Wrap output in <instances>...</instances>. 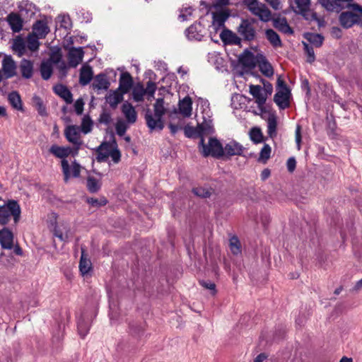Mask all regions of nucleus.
I'll return each mask as SVG.
<instances>
[{"instance_id":"39448f33","label":"nucleus","mask_w":362,"mask_h":362,"mask_svg":"<svg viewBox=\"0 0 362 362\" xmlns=\"http://www.w3.org/2000/svg\"><path fill=\"white\" fill-rule=\"evenodd\" d=\"M49 152L55 157L62 159L61 164L64 175V180L65 182H68L71 177L70 166L69 162L65 158L71 153V148L59 146L54 144L50 147Z\"/></svg>"},{"instance_id":"c9c22d12","label":"nucleus","mask_w":362,"mask_h":362,"mask_svg":"<svg viewBox=\"0 0 362 362\" xmlns=\"http://www.w3.org/2000/svg\"><path fill=\"white\" fill-rule=\"evenodd\" d=\"M303 37L316 47H320L324 41L323 35L318 33H305L303 34Z\"/></svg>"},{"instance_id":"473e14b6","label":"nucleus","mask_w":362,"mask_h":362,"mask_svg":"<svg viewBox=\"0 0 362 362\" xmlns=\"http://www.w3.org/2000/svg\"><path fill=\"white\" fill-rule=\"evenodd\" d=\"M201 27V23L195 22L187 28L185 30L186 35L189 40H201L203 37L201 31L198 30V28Z\"/></svg>"},{"instance_id":"72a5a7b5","label":"nucleus","mask_w":362,"mask_h":362,"mask_svg":"<svg viewBox=\"0 0 362 362\" xmlns=\"http://www.w3.org/2000/svg\"><path fill=\"white\" fill-rule=\"evenodd\" d=\"M265 36L274 47H281L283 46L279 35L274 30L271 28L267 29L265 30Z\"/></svg>"},{"instance_id":"69168bd1","label":"nucleus","mask_w":362,"mask_h":362,"mask_svg":"<svg viewBox=\"0 0 362 362\" xmlns=\"http://www.w3.org/2000/svg\"><path fill=\"white\" fill-rule=\"evenodd\" d=\"M156 90V85L154 82L148 81L146 84V88L145 89L146 94L150 97H153L154 93Z\"/></svg>"},{"instance_id":"a18cd8bd","label":"nucleus","mask_w":362,"mask_h":362,"mask_svg":"<svg viewBox=\"0 0 362 362\" xmlns=\"http://www.w3.org/2000/svg\"><path fill=\"white\" fill-rule=\"evenodd\" d=\"M92 269V264L90 261L83 257V253L82 252L80 262H79V269L81 272L82 275H85L88 274V272Z\"/></svg>"},{"instance_id":"603ef678","label":"nucleus","mask_w":362,"mask_h":362,"mask_svg":"<svg viewBox=\"0 0 362 362\" xmlns=\"http://www.w3.org/2000/svg\"><path fill=\"white\" fill-rule=\"evenodd\" d=\"M184 133L186 137L187 138H199L200 134L198 129V125L196 127H191L189 125H186L184 127Z\"/></svg>"},{"instance_id":"4d7b16f0","label":"nucleus","mask_w":362,"mask_h":362,"mask_svg":"<svg viewBox=\"0 0 362 362\" xmlns=\"http://www.w3.org/2000/svg\"><path fill=\"white\" fill-rule=\"evenodd\" d=\"M86 202L94 207H100L103 206L107 204V200L105 197H101L100 199H96L93 197L88 198Z\"/></svg>"},{"instance_id":"4be33fe9","label":"nucleus","mask_w":362,"mask_h":362,"mask_svg":"<svg viewBox=\"0 0 362 362\" xmlns=\"http://www.w3.org/2000/svg\"><path fill=\"white\" fill-rule=\"evenodd\" d=\"M273 25L280 32L287 34H293V30L288 25L285 17H278L273 19Z\"/></svg>"},{"instance_id":"37998d69","label":"nucleus","mask_w":362,"mask_h":362,"mask_svg":"<svg viewBox=\"0 0 362 362\" xmlns=\"http://www.w3.org/2000/svg\"><path fill=\"white\" fill-rule=\"evenodd\" d=\"M32 102H33V106L37 110L40 115H41V116H47V115L46 107H45V106L43 103V101L40 97H39L37 95H34L32 98Z\"/></svg>"},{"instance_id":"7ed1b4c3","label":"nucleus","mask_w":362,"mask_h":362,"mask_svg":"<svg viewBox=\"0 0 362 362\" xmlns=\"http://www.w3.org/2000/svg\"><path fill=\"white\" fill-rule=\"evenodd\" d=\"M199 149L204 157L209 156L219 158L224 156V150L221 143L214 137H210L208 144L204 142V138H202L199 143Z\"/></svg>"},{"instance_id":"bb28decb","label":"nucleus","mask_w":362,"mask_h":362,"mask_svg":"<svg viewBox=\"0 0 362 362\" xmlns=\"http://www.w3.org/2000/svg\"><path fill=\"white\" fill-rule=\"evenodd\" d=\"M122 112L129 123H134L137 119L136 112L133 105L127 101H125L122 105Z\"/></svg>"},{"instance_id":"aec40b11","label":"nucleus","mask_w":362,"mask_h":362,"mask_svg":"<svg viewBox=\"0 0 362 362\" xmlns=\"http://www.w3.org/2000/svg\"><path fill=\"white\" fill-rule=\"evenodd\" d=\"M220 38L226 45H240L241 39L228 29H223L220 34Z\"/></svg>"},{"instance_id":"423d86ee","label":"nucleus","mask_w":362,"mask_h":362,"mask_svg":"<svg viewBox=\"0 0 362 362\" xmlns=\"http://www.w3.org/2000/svg\"><path fill=\"white\" fill-rule=\"evenodd\" d=\"M319 2L327 11L339 13L344 8H350L353 0H319Z\"/></svg>"},{"instance_id":"3c124183","label":"nucleus","mask_w":362,"mask_h":362,"mask_svg":"<svg viewBox=\"0 0 362 362\" xmlns=\"http://www.w3.org/2000/svg\"><path fill=\"white\" fill-rule=\"evenodd\" d=\"M250 137L255 144H259L263 141V135L261 129L257 127H253L251 129L250 131Z\"/></svg>"},{"instance_id":"052dcab7","label":"nucleus","mask_w":362,"mask_h":362,"mask_svg":"<svg viewBox=\"0 0 362 362\" xmlns=\"http://www.w3.org/2000/svg\"><path fill=\"white\" fill-rule=\"evenodd\" d=\"M297 8L300 13L307 11L310 6V0H295Z\"/></svg>"},{"instance_id":"9b49d317","label":"nucleus","mask_w":362,"mask_h":362,"mask_svg":"<svg viewBox=\"0 0 362 362\" xmlns=\"http://www.w3.org/2000/svg\"><path fill=\"white\" fill-rule=\"evenodd\" d=\"M223 150V156L230 158L233 156H242L245 148L240 143L232 140L226 144Z\"/></svg>"},{"instance_id":"774afa93","label":"nucleus","mask_w":362,"mask_h":362,"mask_svg":"<svg viewBox=\"0 0 362 362\" xmlns=\"http://www.w3.org/2000/svg\"><path fill=\"white\" fill-rule=\"evenodd\" d=\"M95 151L97 152V155H100V153H104L105 152H110L112 148L110 147L109 143H107V141H103L99 146L97 147Z\"/></svg>"},{"instance_id":"f704fd0d","label":"nucleus","mask_w":362,"mask_h":362,"mask_svg":"<svg viewBox=\"0 0 362 362\" xmlns=\"http://www.w3.org/2000/svg\"><path fill=\"white\" fill-rule=\"evenodd\" d=\"M198 129L200 134V140L205 135L212 134L214 132V128L211 120L204 119L201 124H198Z\"/></svg>"},{"instance_id":"7c9ffc66","label":"nucleus","mask_w":362,"mask_h":362,"mask_svg":"<svg viewBox=\"0 0 362 362\" xmlns=\"http://www.w3.org/2000/svg\"><path fill=\"white\" fill-rule=\"evenodd\" d=\"M250 93L255 98V102L257 105L265 104L267 100V95L262 91V88L259 85H250Z\"/></svg>"},{"instance_id":"a878e982","label":"nucleus","mask_w":362,"mask_h":362,"mask_svg":"<svg viewBox=\"0 0 362 362\" xmlns=\"http://www.w3.org/2000/svg\"><path fill=\"white\" fill-rule=\"evenodd\" d=\"M7 21L14 33L20 32L23 28L21 16L16 13H11L7 16Z\"/></svg>"},{"instance_id":"2f4dec72","label":"nucleus","mask_w":362,"mask_h":362,"mask_svg":"<svg viewBox=\"0 0 362 362\" xmlns=\"http://www.w3.org/2000/svg\"><path fill=\"white\" fill-rule=\"evenodd\" d=\"M109 156L112 158V160L115 163H118L121 160L120 151L118 148H113L110 152H105L104 153H100V155H97L96 160L99 163L105 162Z\"/></svg>"},{"instance_id":"393cba45","label":"nucleus","mask_w":362,"mask_h":362,"mask_svg":"<svg viewBox=\"0 0 362 362\" xmlns=\"http://www.w3.org/2000/svg\"><path fill=\"white\" fill-rule=\"evenodd\" d=\"M110 86V83L107 79V75L105 74H99L94 78L92 86L93 89L97 90H107Z\"/></svg>"},{"instance_id":"a211bd4d","label":"nucleus","mask_w":362,"mask_h":362,"mask_svg":"<svg viewBox=\"0 0 362 362\" xmlns=\"http://www.w3.org/2000/svg\"><path fill=\"white\" fill-rule=\"evenodd\" d=\"M267 123V134L273 139L277 135V116L276 112H269V116L265 119Z\"/></svg>"},{"instance_id":"6e6552de","label":"nucleus","mask_w":362,"mask_h":362,"mask_svg":"<svg viewBox=\"0 0 362 362\" xmlns=\"http://www.w3.org/2000/svg\"><path fill=\"white\" fill-rule=\"evenodd\" d=\"M178 110L174 109L173 112L170 114V117L173 118V114L180 113L185 117H189L192 115V100L189 96L185 97L182 100L179 101Z\"/></svg>"},{"instance_id":"f257e3e1","label":"nucleus","mask_w":362,"mask_h":362,"mask_svg":"<svg viewBox=\"0 0 362 362\" xmlns=\"http://www.w3.org/2000/svg\"><path fill=\"white\" fill-rule=\"evenodd\" d=\"M154 116L150 109H147L145 113V120L147 127L151 131L156 129L162 130L164 128V124L162 119L165 114L166 110L164 107V99L157 98L153 105Z\"/></svg>"},{"instance_id":"2eb2a0df","label":"nucleus","mask_w":362,"mask_h":362,"mask_svg":"<svg viewBox=\"0 0 362 362\" xmlns=\"http://www.w3.org/2000/svg\"><path fill=\"white\" fill-rule=\"evenodd\" d=\"M257 63L258 64L259 71L265 76L272 77L274 75V69L265 56L258 54L257 56Z\"/></svg>"},{"instance_id":"13d9d810","label":"nucleus","mask_w":362,"mask_h":362,"mask_svg":"<svg viewBox=\"0 0 362 362\" xmlns=\"http://www.w3.org/2000/svg\"><path fill=\"white\" fill-rule=\"evenodd\" d=\"M115 129L117 134L119 136H122L125 134L126 131L127 129V125L125 124L124 121L119 120L115 125Z\"/></svg>"},{"instance_id":"ddd939ff","label":"nucleus","mask_w":362,"mask_h":362,"mask_svg":"<svg viewBox=\"0 0 362 362\" xmlns=\"http://www.w3.org/2000/svg\"><path fill=\"white\" fill-rule=\"evenodd\" d=\"M0 245L3 249L11 250L13 247V234L8 228L0 230Z\"/></svg>"},{"instance_id":"f3484780","label":"nucleus","mask_w":362,"mask_h":362,"mask_svg":"<svg viewBox=\"0 0 362 362\" xmlns=\"http://www.w3.org/2000/svg\"><path fill=\"white\" fill-rule=\"evenodd\" d=\"M238 61L243 67L250 69H254L257 64L254 54L248 49H245L240 55Z\"/></svg>"},{"instance_id":"412c9836","label":"nucleus","mask_w":362,"mask_h":362,"mask_svg":"<svg viewBox=\"0 0 362 362\" xmlns=\"http://www.w3.org/2000/svg\"><path fill=\"white\" fill-rule=\"evenodd\" d=\"M49 28L47 22L43 20L37 21L33 25V34L38 36L40 39H43L49 33Z\"/></svg>"},{"instance_id":"de8ad7c7","label":"nucleus","mask_w":362,"mask_h":362,"mask_svg":"<svg viewBox=\"0 0 362 362\" xmlns=\"http://www.w3.org/2000/svg\"><path fill=\"white\" fill-rule=\"evenodd\" d=\"M93 125V120L88 115H84L81 122V131L86 134L91 132Z\"/></svg>"},{"instance_id":"49530a36","label":"nucleus","mask_w":362,"mask_h":362,"mask_svg":"<svg viewBox=\"0 0 362 362\" xmlns=\"http://www.w3.org/2000/svg\"><path fill=\"white\" fill-rule=\"evenodd\" d=\"M145 94V89L141 84H138L136 86H135L132 91V97L136 102L143 101Z\"/></svg>"},{"instance_id":"1a4fd4ad","label":"nucleus","mask_w":362,"mask_h":362,"mask_svg":"<svg viewBox=\"0 0 362 362\" xmlns=\"http://www.w3.org/2000/svg\"><path fill=\"white\" fill-rule=\"evenodd\" d=\"M16 65L11 56H6L2 61L3 76L5 79L11 78L16 75Z\"/></svg>"},{"instance_id":"ea45409f","label":"nucleus","mask_w":362,"mask_h":362,"mask_svg":"<svg viewBox=\"0 0 362 362\" xmlns=\"http://www.w3.org/2000/svg\"><path fill=\"white\" fill-rule=\"evenodd\" d=\"M20 16L30 18L35 15V6L33 4L25 3L19 6Z\"/></svg>"},{"instance_id":"680f3d73","label":"nucleus","mask_w":362,"mask_h":362,"mask_svg":"<svg viewBox=\"0 0 362 362\" xmlns=\"http://www.w3.org/2000/svg\"><path fill=\"white\" fill-rule=\"evenodd\" d=\"M69 230L64 233L57 226L54 228V235L57 237L61 241L66 242L69 238Z\"/></svg>"},{"instance_id":"dca6fc26","label":"nucleus","mask_w":362,"mask_h":362,"mask_svg":"<svg viewBox=\"0 0 362 362\" xmlns=\"http://www.w3.org/2000/svg\"><path fill=\"white\" fill-rule=\"evenodd\" d=\"M84 52L82 47H72L68 54L69 64L71 67H76L83 60Z\"/></svg>"},{"instance_id":"20e7f679","label":"nucleus","mask_w":362,"mask_h":362,"mask_svg":"<svg viewBox=\"0 0 362 362\" xmlns=\"http://www.w3.org/2000/svg\"><path fill=\"white\" fill-rule=\"evenodd\" d=\"M21 207L15 200H8L6 204L0 206V225L5 226L11 216L13 217L15 223L18 222L21 216Z\"/></svg>"},{"instance_id":"79ce46f5","label":"nucleus","mask_w":362,"mask_h":362,"mask_svg":"<svg viewBox=\"0 0 362 362\" xmlns=\"http://www.w3.org/2000/svg\"><path fill=\"white\" fill-rule=\"evenodd\" d=\"M86 187L90 193H96L101 188V183L95 177L88 176L86 180Z\"/></svg>"},{"instance_id":"f03ea898","label":"nucleus","mask_w":362,"mask_h":362,"mask_svg":"<svg viewBox=\"0 0 362 362\" xmlns=\"http://www.w3.org/2000/svg\"><path fill=\"white\" fill-rule=\"evenodd\" d=\"M353 11L341 12L339 16L340 25L348 29L354 25H362V6L350 2V8Z\"/></svg>"},{"instance_id":"c756f323","label":"nucleus","mask_w":362,"mask_h":362,"mask_svg":"<svg viewBox=\"0 0 362 362\" xmlns=\"http://www.w3.org/2000/svg\"><path fill=\"white\" fill-rule=\"evenodd\" d=\"M123 93L119 90H115L111 91L107 95H106L105 99L107 103H109L110 106L112 109H115L119 103H120L123 99Z\"/></svg>"},{"instance_id":"c03bdc74","label":"nucleus","mask_w":362,"mask_h":362,"mask_svg":"<svg viewBox=\"0 0 362 362\" xmlns=\"http://www.w3.org/2000/svg\"><path fill=\"white\" fill-rule=\"evenodd\" d=\"M38 39L40 38L33 33L28 35L27 38V47L30 51L35 52L39 49L40 42Z\"/></svg>"},{"instance_id":"5701e85b","label":"nucleus","mask_w":362,"mask_h":362,"mask_svg":"<svg viewBox=\"0 0 362 362\" xmlns=\"http://www.w3.org/2000/svg\"><path fill=\"white\" fill-rule=\"evenodd\" d=\"M66 139L74 145H77V149L80 148L82 141L79 139L77 128L74 125L69 126L65 130Z\"/></svg>"},{"instance_id":"58836bf2","label":"nucleus","mask_w":362,"mask_h":362,"mask_svg":"<svg viewBox=\"0 0 362 362\" xmlns=\"http://www.w3.org/2000/svg\"><path fill=\"white\" fill-rule=\"evenodd\" d=\"M192 192L194 195L201 198H209L215 193V190L209 187H196L192 189Z\"/></svg>"},{"instance_id":"09e8293b","label":"nucleus","mask_w":362,"mask_h":362,"mask_svg":"<svg viewBox=\"0 0 362 362\" xmlns=\"http://www.w3.org/2000/svg\"><path fill=\"white\" fill-rule=\"evenodd\" d=\"M78 333L81 338H84L89 331V325L83 319H79L77 322Z\"/></svg>"},{"instance_id":"e2e57ef3","label":"nucleus","mask_w":362,"mask_h":362,"mask_svg":"<svg viewBox=\"0 0 362 362\" xmlns=\"http://www.w3.org/2000/svg\"><path fill=\"white\" fill-rule=\"evenodd\" d=\"M183 124H184L183 119H179L177 124H174L173 122H170L168 124V127L170 130L171 134L175 135L179 130L182 129Z\"/></svg>"},{"instance_id":"9d476101","label":"nucleus","mask_w":362,"mask_h":362,"mask_svg":"<svg viewBox=\"0 0 362 362\" xmlns=\"http://www.w3.org/2000/svg\"><path fill=\"white\" fill-rule=\"evenodd\" d=\"M230 16L228 10H221L212 13V25L217 30L225 28V22Z\"/></svg>"},{"instance_id":"6e6d98bb","label":"nucleus","mask_w":362,"mask_h":362,"mask_svg":"<svg viewBox=\"0 0 362 362\" xmlns=\"http://www.w3.org/2000/svg\"><path fill=\"white\" fill-rule=\"evenodd\" d=\"M304 46V51L307 54V62L310 64L313 63L315 60V56L314 49L312 45L303 42Z\"/></svg>"},{"instance_id":"338daca9","label":"nucleus","mask_w":362,"mask_h":362,"mask_svg":"<svg viewBox=\"0 0 362 362\" xmlns=\"http://www.w3.org/2000/svg\"><path fill=\"white\" fill-rule=\"evenodd\" d=\"M262 83L264 85V88L262 89V91L265 95H267V98L268 95H270L272 93L273 91V86L271 83L269 81H265L264 79L261 80Z\"/></svg>"},{"instance_id":"e433bc0d","label":"nucleus","mask_w":362,"mask_h":362,"mask_svg":"<svg viewBox=\"0 0 362 362\" xmlns=\"http://www.w3.org/2000/svg\"><path fill=\"white\" fill-rule=\"evenodd\" d=\"M12 49L19 57L25 54L26 46L24 40L21 36H17L13 40Z\"/></svg>"},{"instance_id":"4c0bfd02","label":"nucleus","mask_w":362,"mask_h":362,"mask_svg":"<svg viewBox=\"0 0 362 362\" xmlns=\"http://www.w3.org/2000/svg\"><path fill=\"white\" fill-rule=\"evenodd\" d=\"M8 100L11 105L17 110H23L22 100L20 94L17 91H12L8 95Z\"/></svg>"},{"instance_id":"0eeeda50","label":"nucleus","mask_w":362,"mask_h":362,"mask_svg":"<svg viewBox=\"0 0 362 362\" xmlns=\"http://www.w3.org/2000/svg\"><path fill=\"white\" fill-rule=\"evenodd\" d=\"M237 31L245 41H252L256 37V31L253 24L248 19L241 21Z\"/></svg>"},{"instance_id":"cd10ccee","label":"nucleus","mask_w":362,"mask_h":362,"mask_svg":"<svg viewBox=\"0 0 362 362\" xmlns=\"http://www.w3.org/2000/svg\"><path fill=\"white\" fill-rule=\"evenodd\" d=\"M19 69L23 78L26 79L30 78L33 75V62L30 60L23 59L21 61Z\"/></svg>"},{"instance_id":"b1692460","label":"nucleus","mask_w":362,"mask_h":362,"mask_svg":"<svg viewBox=\"0 0 362 362\" xmlns=\"http://www.w3.org/2000/svg\"><path fill=\"white\" fill-rule=\"evenodd\" d=\"M93 71L90 66L84 64L80 70L79 83L81 86L88 85L93 79Z\"/></svg>"},{"instance_id":"864d4df0","label":"nucleus","mask_w":362,"mask_h":362,"mask_svg":"<svg viewBox=\"0 0 362 362\" xmlns=\"http://www.w3.org/2000/svg\"><path fill=\"white\" fill-rule=\"evenodd\" d=\"M271 151L272 148L270 146L267 144H265L260 151L258 160L265 163L270 158Z\"/></svg>"},{"instance_id":"6ab92c4d","label":"nucleus","mask_w":362,"mask_h":362,"mask_svg":"<svg viewBox=\"0 0 362 362\" xmlns=\"http://www.w3.org/2000/svg\"><path fill=\"white\" fill-rule=\"evenodd\" d=\"M133 86V78L131 74L126 71L121 74L119 80L118 90L123 93H127Z\"/></svg>"},{"instance_id":"4468645a","label":"nucleus","mask_w":362,"mask_h":362,"mask_svg":"<svg viewBox=\"0 0 362 362\" xmlns=\"http://www.w3.org/2000/svg\"><path fill=\"white\" fill-rule=\"evenodd\" d=\"M290 90H277L274 101L280 109L284 110L289 106Z\"/></svg>"},{"instance_id":"c85d7f7f","label":"nucleus","mask_w":362,"mask_h":362,"mask_svg":"<svg viewBox=\"0 0 362 362\" xmlns=\"http://www.w3.org/2000/svg\"><path fill=\"white\" fill-rule=\"evenodd\" d=\"M54 92L64 100L67 104H71L73 102V95L71 92L67 88L66 86L62 84H57L54 86Z\"/></svg>"},{"instance_id":"f8f14e48","label":"nucleus","mask_w":362,"mask_h":362,"mask_svg":"<svg viewBox=\"0 0 362 362\" xmlns=\"http://www.w3.org/2000/svg\"><path fill=\"white\" fill-rule=\"evenodd\" d=\"M249 10L252 14L258 16L263 22H268L271 19V11L264 4L259 5V4H257L255 6H252L251 8H249Z\"/></svg>"},{"instance_id":"0e129e2a","label":"nucleus","mask_w":362,"mask_h":362,"mask_svg":"<svg viewBox=\"0 0 362 362\" xmlns=\"http://www.w3.org/2000/svg\"><path fill=\"white\" fill-rule=\"evenodd\" d=\"M199 284L205 288L206 289H209L211 291L212 295H215L216 293V284L214 282H211L210 281H200Z\"/></svg>"},{"instance_id":"8fccbe9b","label":"nucleus","mask_w":362,"mask_h":362,"mask_svg":"<svg viewBox=\"0 0 362 362\" xmlns=\"http://www.w3.org/2000/svg\"><path fill=\"white\" fill-rule=\"evenodd\" d=\"M230 250L233 255H238L241 252V245L239 239L236 236L230 238Z\"/></svg>"},{"instance_id":"5fc2aeb1","label":"nucleus","mask_w":362,"mask_h":362,"mask_svg":"<svg viewBox=\"0 0 362 362\" xmlns=\"http://www.w3.org/2000/svg\"><path fill=\"white\" fill-rule=\"evenodd\" d=\"M98 122L100 124L109 125L112 122L111 113L106 109H103L98 119Z\"/></svg>"},{"instance_id":"bf43d9fd","label":"nucleus","mask_w":362,"mask_h":362,"mask_svg":"<svg viewBox=\"0 0 362 362\" xmlns=\"http://www.w3.org/2000/svg\"><path fill=\"white\" fill-rule=\"evenodd\" d=\"M130 332L133 337H141L142 333L144 332V329L141 326L137 325H131L130 327Z\"/></svg>"},{"instance_id":"a19ab883","label":"nucleus","mask_w":362,"mask_h":362,"mask_svg":"<svg viewBox=\"0 0 362 362\" xmlns=\"http://www.w3.org/2000/svg\"><path fill=\"white\" fill-rule=\"evenodd\" d=\"M41 76L44 80H48L53 71L52 65L50 62H42L40 68Z\"/></svg>"}]
</instances>
